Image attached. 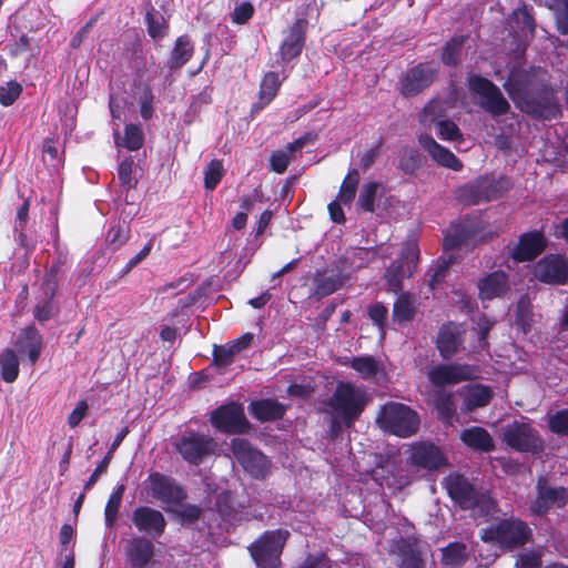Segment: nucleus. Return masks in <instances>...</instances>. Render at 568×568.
I'll list each match as a JSON object with an SVG mask.
<instances>
[{
    "instance_id": "38",
    "label": "nucleus",
    "mask_w": 568,
    "mask_h": 568,
    "mask_svg": "<svg viewBox=\"0 0 568 568\" xmlns=\"http://www.w3.org/2000/svg\"><path fill=\"white\" fill-rule=\"evenodd\" d=\"M358 182H359L358 171L357 170L349 171L342 183L337 200L345 205L351 204L355 197Z\"/></svg>"
},
{
    "instance_id": "27",
    "label": "nucleus",
    "mask_w": 568,
    "mask_h": 568,
    "mask_svg": "<svg viewBox=\"0 0 568 568\" xmlns=\"http://www.w3.org/2000/svg\"><path fill=\"white\" fill-rule=\"evenodd\" d=\"M344 365L352 367L363 379H373L386 375L384 365L369 355L352 357L344 362Z\"/></svg>"
},
{
    "instance_id": "52",
    "label": "nucleus",
    "mask_w": 568,
    "mask_h": 568,
    "mask_svg": "<svg viewBox=\"0 0 568 568\" xmlns=\"http://www.w3.org/2000/svg\"><path fill=\"white\" fill-rule=\"evenodd\" d=\"M253 13V4L250 1H242L233 9L231 19L236 24H243L252 18Z\"/></svg>"
},
{
    "instance_id": "59",
    "label": "nucleus",
    "mask_w": 568,
    "mask_h": 568,
    "mask_svg": "<svg viewBox=\"0 0 568 568\" xmlns=\"http://www.w3.org/2000/svg\"><path fill=\"white\" fill-rule=\"evenodd\" d=\"M517 320L523 326L524 332H527L530 326V304L526 298H521L518 303Z\"/></svg>"
},
{
    "instance_id": "50",
    "label": "nucleus",
    "mask_w": 568,
    "mask_h": 568,
    "mask_svg": "<svg viewBox=\"0 0 568 568\" xmlns=\"http://www.w3.org/2000/svg\"><path fill=\"white\" fill-rule=\"evenodd\" d=\"M414 306L406 297H399L394 305V318L399 322H408L413 318Z\"/></svg>"
},
{
    "instance_id": "9",
    "label": "nucleus",
    "mask_w": 568,
    "mask_h": 568,
    "mask_svg": "<svg viewBox=\"0 0 568 568\" xmlns=\"http://www.w3.org/2000/svg\"><path fill=\"white\" fill-rule=\"evenodd\" d=\"M236 460L252 477L263 478L270 471V462L264 454L253 448L242 438H234L231 444Z\"/></svg>"
},
{
    "instance_id": "15",
    "label": "nucleus",
    "mask_w": 568,
    "mask_h": 568,
    "mask_svg": "<svg viewBox=\"0 0 568 568\" xmlns=\"http://www.w3.org/2000/svg\"><path fill=\"white\" fill-rule=\"evenodd\" d=\"M148 481L153 497L166 506H175L185 498L183 489L171 478L159 473L150 474ZM166 510L170 508L166 507Z\"/></svg>"
},
{
    "instance_id": "23",
    "label": "nucleus",
    "mask_w": 568,
    "mask_h": 568,
    "mask_svg": "<svg viewBox=\"0 0 568 568\" xmlns=\"http://www.w3.org/2000/svg\"><path fill=\"white\" fill-rule=\"evenodd\" d=\"M546 247V240L539 232H530L520 236L511 255L515 261L524 262L535 258Z\"/></svg>"
},
{
    "instance_id": "63",
    "label": "nucleus",
    "mask_w": 568,
    "mask_h": 568,
    "mask_svg": "<svg viewBox=\"0 0 568 568\" xmlns=\"http://www.w3.org/2000/svg\"><path fill=\"white\" fill-rule=\"evenodd\" d=\"M151 248H152V243L151 242L146 243L144 245V247L136 255H134L132 258L129 260V262L126 264V268L131 270V268L135 267L139 263H141L150 254Z\"/></svg>"
},
{
    "instance_id": "29",
    "label": "nucleus",
    "mask_w": 568,
    "mask_h": 568,
    "mask_svg": "<svg viewBox=\"0 0 568 568\" xmlns=\"http://www.w3.org/2000/svg\"><path fill=\"white\" fill-rule=\"evenodd\" d=\"M460 440L474 450L490 452L494 448V440L489 433L478 426L462 430Z\"/></svg>"
},
{
    "instance_id": "45",
    "label": "nucleus",
    "mask_w": 568,
    "mask_h": 568,
    "mask_svg": "<svg viewBox=\"0 0 568 568\" xmlns=\"http://www.w3.org/2000/svg\"><path fill=\"white\" fill-rule=\"evenodd\" d=\"M130 231L125 226H112L105 236V243L112 248L118 250L129 240Z\"/></svg>"
},
{
    "instance_id": "44",
    "label": "nucleus",
    "mask_w": 568,
    "mask_h": 568,
    "mask_svg": "<svg viewBox=\"0 0 568 568\" xmlns=\"http://www.w3.org/2000/svg\"><path fill=\"white\" fill-rule=\"evenodd\" d=\"M378 189L379 184L376 182H368L363 185L358 196V205L363 210L367 212L374 211V201L378 192Z\"/></svg>"
},
{
    "instance_id": "49",
    "label": "nucleus",
    "mask_w": 568,
    "mask_h": 568,
    "mask_svg": "<svg viewBox=\"0 0 568 568\" xmlns=\"http://www.w3.org/2000/svg\"><path fill=\"white\" fill-rule=\"evenodd\" d=\"M548 425L552 433L568 435V409L550 414Z\"/></svg>"
},
{
    "instance_id": "36",
    "label": "nucleus",
    "mask_w": 568,
    "mask_h": 568,
    "mask_svg": "<svg viewBox=\"0 0 568 568\" xmlns=\"http://www.w3.org/2000/svg\"><path fill=\"white\" fill-rule=\"evenodd\" d=\"M115 142L130 151L139 150L143 144V132L140 126L128 124L123 138L115 136Z\"/></svg>"
},
{
    "instance_id": "16",
    "label": "nucleus",
    "mask_w": 568,
    "mask_h": 568,
    "mask_svg": "<svg viewBox=\"0 0 568 568\" xmlns=\"http://www.w3.org/2000/svg\"><path fill=\"white\" fill-rule=\"evenodd\" d=\"M535 276L549 284H564L568 281V262L560 255H548L535 266Z\"/></svg>"
},
{
    "instance_id": "54",
    "label": "nucleus",
    "mask_w": 568,
    "mask_h": 568,
    "mask_svg": "<svg viewBox=\"0 0 568 568\" xmlns=\"http://www.w3.org/2000/svg\"><path fill=\"white\" fill-rule=\"evenodd\" d=\"M118 173L122 185L128 189H131L136 184V179L133 176V160L131 158L123 160L119 164Z\"/></svg>"
},
{
    "instance_id": "64",
    "label": "nucleus",
    "mask_w": 568,
    "mask_h": 568,
    "mask_svg": "<svg viewBox=\"0 0 568 568\" xmlns=\"http://www.w3.org/2000/svg\"><path fill=\"white\" fill-rule=\"evenodd\" d=\"M341 204L343 203L339 202L338 200H335L328 205L331 219L336 223H342L345 220Z\"/></svg>"
},
{
    "instance_id": "6",
    "label": "nucleus",
    "mask_w": 568,
    "mask_h": 568,
    "mask_svg": "<svg viewBox=\"0 0 568 568\" xmlns=\"http://www.w3.org/2000/svg\"><path fill=\"white\" fill-rule=\"evenodd\" d=\"M419 250L416 241L406 242L402 248L398 261L393 262L385 273V281L388 291L397 292L400 288V282L405 277L412 276L418 262Z\"/></svg>"
},
{
    "instance_id": "25",
    "label": "nucleus",
    "mask_w": 568,
    "mask_h": 568,
    "mask_svg": "<svg viewBox=\"0 0 568 568\" xmlns=\"http://www.w3.org/2000/svg\"><path fill=\"white\" fill-rule=\"evenodd\" d=\"M462 333L463 327L452 323L440 328L437 337V347L444 358H450L458 352L463 343Z\"/></svg>"
},
{
    "instance_id": "8",
    "label": "nucleus",
    "mask_w": 568,
    "mask_h": 568,
    "mask_svg": "<svg viewBox=\"0 0 568 568\" xmlns=\"http://www.w3.org/2000/svg\"><path fill=\"white\" fill-rule=\"evenodd\" d=\"M505 443L519 452L537 453L542 449L544 443L537 432L525 422L515 420L503 429Z\"/></svg>"
},
{
    "instance_id": "61",
    "label": "nucleus",
    "mask_w": 568,
    "mask_h": 568,
    "mask_svg": "<svg viewBox=\"0 0 568 568\" xmlns=\"http://www.w3.org/2000/svg\"><path fill=\"white\" fill-rule=\"evenodd\" d=\"M562 9H557L556 19L558 28L562 33H568V0H561Z\"/></svg>"
},
{
    "instance_id": "12",
    "label": "nucleus",
    "mask_w": 568,
    "mask_h": 568,
    "mask_svg": "<svg viewBox=\"0 0 568 568\" xmlns=\"http://www.w3.org/2000/svg\"><path fill=\"white\" fill-rule=\"evenodd\" d=\"M504 185V181L496 182L490 178H480L460 187L457 191V197L466 204L487 202L496 199Z\"/></svg>"
},
{
    "instance_id": "43",
    "label": "nucleus",
    "mask_w": 568,
    "mask_h": 568,
    "mask_svg": "<svg viewBox=\"0 0 568 568\" xmlns=\"http://www.w3.org/2000/svg\"><path fill=\"white\" fill-rule=\"evenodd\" d=\"M435 407L439 415L449 420L455 414V405L453 400V394L446 392H437L435 397Z\"/></svg>"
},
{
    "instance_id": "18",
    "label": "nucleus",
    "mask_w": 568,
    "mask_h": 568,
    "mask_svg": "<svg viewBox=\"0 0 568 568\" xmlns=\"http://www.w3.org/2000/svg\"><path fill=\"white\" fill-rule=\"evenodd\" d=\"M568 499L565 488L549 487L545 479L540 478L537 484V498L531 504L532 514L544 515L552 506L562 507Z\"/></svg>"
},
{
    "instance_id": "4",
    "label": "nucleus",
    "mask_w": 568,
    "mask_h": 568,
    "mask_svg": "<svg viewBox=\"0 0 568 568\" xmlns=\"http://www.w3.org/2000/svg\"><path fill=\"white\" fill-rule=\"evenodd\" d=\"M530 536L531 530L524 521L511 519L483 530L481 539L501 548H514L526 544Z\"/></svg>"
},
{
    "instance_id": "2",
    "label": "nucleus",
    "mask_w": 568,
    "mask_h": 568,
    "mask_svg": "<svg viewBox=\"0 0 568 568\" xmlns=\"http://www.w3.org/2000/svg\"><path fill=\"white\" fill-rule=\"evenodd\" d=\"M444 486L452 499L462 508L473 509L477 515L485 517L495 514V501L488 495H478L464 476L452 474L444 479Z\"/></svg>"
},
{
    "instance_id": "20",
    "label": "nucleus",
    "mask_w": 568,
    "mask_h": 568,
    "mask_svg": "<svg viewBox=\"0 0 568 568\" xmlns=\"http://www.w3.org/2000/svg\"><path fill=\"white\" fill-rule=\"evenodd\" d=\"M132 520L140 531L150 536H161L165 529V519L161 511L150 507H139L133 511Z\"/></svg>"
},
{
    "instance_id": "7",
    "label": "nucleus",
    "mask_w": 568,
    "mask_h": 568,
    "mask_svg": "<svg viewBox=\"0 0 568 568\" xmlns=\"http://www.w3.org/2000/svg\"><path fill=\"white\" fill-rule=\"evenodd\" d=\"M506 90L515 104L528 114L551 119L559 112L558 103L550 92H545L538 98H534L527 93L514 90L510 84L506 85Z\"/></svg>"
},
{
    "instance_id": "3",
    "label": "nucleus",
    "mask_w": 568,
    "mask_h": 568,
    "mask_svg": "<svg viewBox=\"0 0 568 568\" xmlns=\"http://www.w3.org/2000/svg\"><path fill=\"white\" fill-rule=\"evenodd\" d=\"M382 429L399 437H410L419 428V417L415 410L402 403L385 404L376 419Z\"/></svg>"
},
{
    "instance_id": "28",
    "label": "nucleus",
    "mask_w": 568,
    "mask_h": 568,
    "mask_svg": "<svg viewBox=\"0 0 568 568\" xmlns=\"http://www.w3.org/2000/svg\"><path fill=\"white\" fill-rule=\"evenodd\" d=\"M154 554V546L144 538L133 539L128 548L126 558L131 567L144 568L151 561Z\"/></svg>"
},
{
    "instance_id": "21",
    "label": "nucleus",
    "mask_w": 568,
    "mask_h": 568,
    "mask_svg": "<svg viewBox=\"0 0 568 568\" xmlns=\"http://www.w3.org/2000/svg\"><path fill=\"white\" fill-rule=\"evenodd\" d=\"M409 462L423 468L435 469L445 464V458L435 445L416 443L409 448Z\"/></svg>"
},
{
    "instance_id": "41",
    "label": "nucleus",
    "mask_w": 568,
    "mask_h": 568,
    "mask_svg": "<svg viewBox=\"0 0 568 568\" xmlns=\"http://www.w3.org/2000/svg\"><path fill=\"white\" fill-rule=\"evenodd\" d=\"M347 280L348 275L342 273L325 276L317 283L316 293L322 296L329 295L341 288Z\"/></svg>"
},
{
    "instance_id": "32",
    "label": "nucleus",
    "mask_w": 568,
    "mask_h": 568,
    "mask_svg": "<svg viewBox=\"0 0 568 568\" xmlns=\"http://www.w3.org/2000/svg\"><path fill=\"white\" fill-rule=\"evenodd\" d=\"M0 375L6 383H13L19 375V358L11 348L0 353Z\"/></svg>"
},
{
    "instance_id": "62",
    "label": "nucleus",
    "mask_w": 568,
    "mask_h": 568,
    "mask_svg": "<svg viewBox=\"0 0 568 568\" xmlns=\"http://www.w3.org/2000/svg\"><path fill=\"white\" fill-rule=\"evenodd\" d=\"M111 457L106 455L104 459L98 465V467L94 469L92 475L90 476L89 480L87 481L84 488L89 489L99 478V476L106 471V468L109 466Z\"/></svg>"
},
{
    "instance_id": "46",
    "label": "nucleus",
    "mask_w": 568,
    "mask_h": 568,
    "mask_svg": "<svg viewBox=\"0 0 568 568\" xmlns=\"http://www.w3.org/2000/svg\"><path fill=\"white\" fill-rule=\"evenodd\" d=\"M21 92V84L13 80L0 85V104L3 106L11 105L20 97Z\"/></svg>"
},
{
    "instance_id": "33",
    "label": "nucleus",
    "mask_w": 568,
    "mask_h": 568,
    "mask_svg": "<svg viewBox=\"0 0 568 568\" xmlns=\"http://www.w3.org/2000/svg\"><path fill=\"white\" fill-rule=\"evenodd\" d=\"M192 54L193 45L189 38L185 36L178 38L169 60L170 68H181L191 59Z\"/></svg>"
},
{
    "instance_id": "31",
    "label": "nucleus",
    "mask_w": 568,
    "mask_h": 568,
    "mask_svg": "<svg viewBox=\"0 0 568 568\" xmlns=\"http://www.w3.org/2000/svg\"><path fill=\"white\" fill-rule=\"evenodd\" d=\"M250 413L262 422L273 420L282 417L284 407L275 400L262 399L251 404Z\"/></svg>"
},
{
    "instance_id": "5",
    "label": "nucleus",
    "mask_w": 568,
    "mask_h": 568,
    "mask_svg": "<svg viewBox=\"0 0 568 568\" xmlns=\"http://www.w3.org/2000/svg\"><path fill=\"white\" fill-rule=\"evenodd\" d=\"M287 536L286 530H274L265 532L256 540L250 548L256 565L262 568H276Z\"/></svg>"
},
{
    "instance_id": "14",
    "label": "nucleus",
    "mask_w": 568,
    "mask_h": 568,
    "mask_svg": "<svg viewBox=\"0 0 568 568\" xmlns=\"http://www.w3.org/2000/svg\"><path fill=\"white\" fill-rule=\"evenodd\" d=\"M176 449L189 463L199 464L203 457L214 452L215 443L207 436L190 433L179 440Z\"/></svg>"
},
{
    "instance_id": "24",
    "label": "nucleus",
    "mask_w": 568,
    "mask_h": 568,
    "mask_svg": "<svg viewBox=\"0 0 568 568\" xmlns=\"http://www.w3.org/2000/svg\"><path fill=\"white\" fill-rule=\"evenodd\" d=\"M463 399V409L471 412L476 408L484 407L489 404L493 398L490 387L481 384H469L458 390Z\"/></svg>"
},
{
    "instance_id": "56",
    "label": "nucleus",
    "mask_w": 568,
    "mask_h": 568,
    "mask_svg": "<svg viewBox=\"0 0 568 568\" xmlns=\"http://www.w3.org/2000/svg\"><path fill=\"white\" fill-rule=\"evenodd\" d=\"M541 564L540 554L531 550L519 555L516 567L517 568H539Z\"/></svg>"
},
{
    "instance_id": "22",
    "label": "nucleus",
    "mask_w": 568,
    "mask_h": 568,
    "mask_svg": "<svg viewBox=\"0 0 568 568\" xmlns=\"http://www.w3.org/2000/svg\"><path fill=\"white\" fill-rule=\"evenodd\" d=\"M418 141L422 148L437 164L454 171L462 170V162L448 149L438 144L433 136L420 134Z\"/></svg>"
},
{
    "instance_id": "58",
    "label": "nucleus",
    "mask_w": 568,
    "mask_h": 568,
    "mask_svg": "<svg viewBox=\"0 0 568 568\" xmlns=\"http://www.w3.org/2000/svg\"><path fill=\"white\" fill-rule=\"evenodd\" d=\"M87 412H88L87 402L80 400L68 417L69 426L71 428L77 427L82 422V419L85 417Z\"/></svg>"
},
{
    "instance_id": "40",
    "label": "nucleus",
    "mask_w": 568,
    "mask_h": 568,
    "mask_svg": "<svg viewBox=\"0 0 568 568\" xmlns=\"http://www.w3.org/2000/svg\"><path fill=\"white\" fill-rule=\"evenodd\" d=\"M124 493V485H120L109 497L104 509L105 524L112 527L116 520L119 508L121 505L122 496Z\"/></svg>"
},
{
    "instance_id": "13",
    "label": "nucleus",
    "mask_w": 568,
    "mask_h": 568,
    "mask_svg": "<svg viewBox=\"0 0 568 568\" xmlns=\"http://www.w3.org/2000/svg\"><path fill=\"white\" fill-rule=\"evenodd\" d=\"M211 423L224 433H243L248 426L242 406L231 403L213 412Z\"/></svg>"
},
{
    "instance_id": "51",
    "label": "nucleus",
    "mask_w": 568,
    "mask_h": 568,
    "mask_svg": "<svg viewBox=\"0 0 568 568\" xmlns=\"http://www.w3.org/2000/svg\"><path fill=\"white\" fill-rule=\"evenodd\" d=\"M149 33L152 38H163L166 33V24L163 16L160 13H148L146 16Z\"/></svg>"
},
{
    "instance_id": "17",
    "label": "nucleus",
    "mask_w": 568,
    "mask_h": 568,
    "mask_svg": "<svg viewBox=\"0 0 568 568\" xmlns=\"http://www.w3.org/2000/svg\"><path fill=\"white\" fill-rule=\"evenodd\" d=\"M436 70L430 64H420L405 73L399 81V91L405 97L418 94L434 80Z\"/></svg>"
},
{
    "instance_id": "37",
    "label": "nucleus",
    "mask_w": 568,
    "mask_h": 568,
    "mask_svg": "<svg viewBox=\"0 0 568 568\" xmlns=\"http://www.w3.org/2000/svg\"><path fill=\"white\" fill-rule=\"evenodd\" d=\"M303 146L302 140H296L295 142L287 145L286 150H281L272 154L271 156V168L273 171L277 173H283L290 161L291 154Z\"/></svg>"
},
{
    "instance_id": "53",
    "label": "nucleus",
    "mask_w": 568,
    "mask_h": 568,
    "mask_svg": "<svg viewBox=\"0 0 568 568\" xmlns=\"http://www.w3.org/2000/svg\"><path fill=\"white\" fill-rule=\"evenodd\" d=\"M463 38H454L449 41L443 51L442 60L446 64H456L460 53Z\"/></svg>"
},
{
    "instance_id": "1",
    "label": "nucleus",
    "mask_w": 568,
    "mask_h": 568,
    "mask_svg": "<svg viewBox=\"0 0 568 568\" xmlns=\"http://www.w3.org/2000/svg\"><path fill=\"white\" fill-rule=\"evenodd\" d=\"M368 402L366 392L352 383H339L329 399L332 432H338V424L349 427L364 410Z\"/></svg>"
},
{
    "instance_id": "26",
    "label": "nucleus",
    "mask_w": 568,
    "mask_h": 568,
    "mask_svg": "<svg viewBox=\"0 0 568 568\" xmlns=\"http://www.w3.org/2000/svg\"><path fill=\"white\" fill-rule=\"evenodd\" d=\"M14 346L20 354H27L31 364H34L42 349V337L34 327H26L19 334Z\"/></svg>"
},
{
    "instance_id": "10",
    "label": "nucleus",
    "mask_w": 568,
    "mask_h": 568,
    "mask_svg": "<svg viewBox=\"0 0 568 568\" xmlns=\"http://www.w3.org/2000/svg\"><path fill=\"white\" fill-rule=\"evenodd\" d=\"M478 375L479 369L477 366L458 363L435 365L427 373L429 382L437 387L474 379Z\"/></svg>"
},
{
    "instance_id": "42",
    "label": "nucleus",
    "mask_w": 568,
    "mask_h": 568,
    "mask_svg": "<svg viewBox=\"0 0 568 568\" xmlns=\"http://www.w3.org/2000/svg\"><path fill=\"white\" fill-rule=\"evenodd\" d=\"M469 236L466 227L460 224H453L448 227L444 239V250H453L464 243Z\"/></svg>"
},
{
    "instance_id": "30",
    "label": "nucleus",
    "mask_w": 568,
    "mask_h": 568,
    "mask_svg": "<svg viewBox=\"0 0 568 568\" xmlns=\"http://www.w3.org/2000/svg\"><path fill=\"white\" fill-rule=\"evenodd\" d=\"M507 288V277L503 272L491 273L478 283L479 297L483 301L499 297Z\"/></svg>"
},
{
    "instance_id": "11",
    "label": "nucleus",
    "mask_w": 568,
    "mask_h": 568,
    "mask_svg": "<svg viewBox=\"0 0 568 568\" xmlns=\"http://www.w3.org/2000/svg\"><path fill=\"white\" fill-rule=\"evenodd\" d=\"M471 93L479 97L480 105L494 115H500L508 111L509 103L503 97L499 89L487 79L473 75L468 80Z\"/></svg>"
},
{
    "instance_id": "47",
    "label": "nucleus",
    "mask_w": 568,
    "mask_h": 568,
    "mask_svg": "<svg viewBox=\"0 0 568 568\" xmlns=\"http://www.w3.org/2000/svg\"><path fill=\"white\" fill-rule=\"evenodd\" d=\"M436 128V133L439 139L445 141H459L463 139L462 133L458 126L448 120L438 121Z\"/></svg>"
},
{
    "instance_id": "34",
    "label": "nucleus",
    "mask_w": 568,
    "mask_h": 568,
    "mask_svg": "<svg viewBox=\"0 0 568 568\" xmlns=\"http://www.w3.org/2000/svg\"><path fill=\"white\" fill-rule=\"evenodd\" d=\"M445 106L440 100L430 101L423 110L419 121L425 128L436 126L438 121H443Z\"/></svg>"
},
{
    "instance_id": "55",
    "label": "nucleus",
    "mask_w": 568,
    "mask_h": 568,
    "mask_svg": "<svg viewBox=\"0 0 568 568\" xmlns=\"http://www.w3.org/2000/svg\"><path fill=\"white\" fill-rule=\"evenodd\" d=\"M237 352L233 348L231 344L216 347L214 349V362L219 366H229L233 361L234 356Z\"/></svg>"
},
{
    "instance_id": "48",
    "label": "nucleus",
    "mask_w": 568,
    "mask_h": 568,
    "mask_svg": "<svg viewBox=\"0 0 568 568\" xmlns=\"http://www.w3.org/2000/svg\"><path fill=\"white\" fill-rule=\"evenodd\" d=\"M223 176V164L219 160H213L205 171L204 184L207 190L216 187Z\"/></svg>"
},
{
    "instance_id": "35",
    "label": "nucleus",
    "mask_w": 568,
    "mask_h": 568,
    "mask_svg": "<svg viewBox=\"0 0 568 568\" xmlns=\"http://www.w3.org/2000/svg\"><path fill=\"white\" fill-rule=\"evenodd\" d=\"M443 562L447 566L459 567L468 556L466 545L462 542H452L443 550Z\"/></svg>"
},
{
    "instance_id": "57",
    "label": "nucleus",
    "mask_w": 568,
    "mask_h": 568,
    "mask_svg": "<svg viewBox=\"0 0 568 568\" xmlns=\"http://www.w3.org/2000/svg\"><path fill=\"white\" fill-rule=\"evenodd\" d=\"M368 314L371 320L379 326L381 333L383 334L387 308L381 303H375L369 307Z\"/></svg>"
},
{
    "instance_id": "60",
    "label": "nucleus",
    "mask_w": 568,
    "mask_h": 568,
    "mask_svg": "<svg viewBox=\"0 0 568 568\" xmlns=\"http://www.w3.org/2000/svg\"><path fill=\"white\" fill-rule=\"evenodd\" d=\"M400 559V567L402 568H418L420 564V558L418 552H416L414 549H409L407 552L403 551L399 554Z\"/></svg>"
},
{
    "instance_id": "19",
    "label": "nucleus",
    "mask_w": 568,
    "mask_h": 568,
    "mask_svg": "<svg viewBox=\"0 0 568 568\" xmlns=\"http://www.w3.org/2000/svg\"><path fill=\"white\" fill-rule=\"evenodd\" d=\"M306 28L307 21L305 19H298L287 30L280 47V55L283 61H291L301 53L305 42Z\"/></svg>"
},
{
    "instance_id": "39",
    "label": "nucleus",
    "mask_w": 568,
    "mask_h": 568,
    "mask_svg": "<svg viewBox=\"0 0 568 568\" xmlns=\"http://www.w3.org/2000/svg\"><path fill=\"white\" fill-rule=\"evenodd\" d=\"M281 85V80L278 74L275 72H268L264 75L261 89H260V100L263 104L270 103L276 95L278 88Z\"/></svg>"
}]
</instances>
